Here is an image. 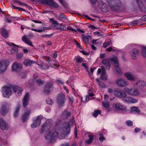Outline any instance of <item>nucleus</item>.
I'll list each match as a JSON object with an SVG mask.
<instances>
[{
    "label": "nucleus",
    "mask_w": 146,
    "mask_h": 146,
    "mask_svg": "<svg viewBox=\"0 0 146 146\" xmlns=\"http://www.w3.org/2000/svg\"><path fill=\"white\" fill-rule=\"evenodd\" d=\"M69 100L70 102H72L74 101V99L73 97L71 96L69 97Z\"/></svg>",
    "instance_id": "60"
},
{
    "label": "nucleus",
    "mask_w": 146,
    "mask_h": 146,
    "mask_svg": "<svg viewBox=\"0 0 146 146\" xmlns=\"http://www.w3.org/2000/svg\"><path fill=\"white\" fill-rule=\"evenodd\" d=\"M2 92L3 96L7 98H9L12 94L11 88L10 87L3 86L2 88Z\"/></svg>",
    "instance_id": "7"
},
{
    "label": "nucleus",
    "mask_w": 146,
    "mask_h": 146,
    "mask_svg": "<svg viewBox=\"0 0 146 146\" xmlns=\"http://www.w3.org/2000/svg\"><path fill=\"white\" fill-rule=\"evenodd\" d=\"M22 40L25 43L33 47L32 42L27 37L26 35L23 36L22 38Z\"/></svg>",
    "instance_id": "19"
},
{
    "label": "nucleus",
    "mask_w": 146,
    "mask_h": 146,
    "mask_svg": "<svg viewBox=\"0 0 146 146\" xmlns=\"http://www.w3.org/2000/svg\"><path fill=\"white\" fill-rule=\"evenodd\" d=\"M111 43L110 41H108L107 42H105L103 44V46L104 48H106L107 47L109 46L110 43Z\"/></svg>",
    "instance_id": "44"
},
{
    "label": "nucleus",
    "mask_w": 146,
    "mask_h": 146,
    "mask_svg": "<svg viewBox=\"0 0 146 146\" xmlns=\"http://www.w3.org/2000/svg\"><path fill=\"white\" fill-rule=\"evenodd\" d=\"M53 86L52 81L47 82L43 89V92L46 94H49L53 89Z\"/></svg>",
    "instance_id": "6"
},
{
    "label": "nucleus",
    "mask_w": 146,
    "mask_h": 146,
    "mask_svg": "<svg viewBox=\"0 0 146 146\" xmlns=\"http://www.w3.org/2000/svg\"><path fill=\"white\" fill-rule=\"evenodd\" d=\"M75 42L77 47L79 48L82 49L81 48L80 44L76 40H75Z\"/></svg>",
    "instance_id": "57"
},
{
    "label": "nucleus",
    "mask_w": 146,
    "mask_h": 146,
    "mask_svg": "<svg viewBox=\"0 0 146 146\" xmlns=\"http://www.w3.org/2000/svg\"><path fill=\"white\" fill-rule=\"evenodd\" d=\"M44 81L40 79H38L36 81V82L39 86H42L44 83Z\"/></svg>",
    "instance_id": "34"
},
{
    "label": "nucleus",
    "mask_w": 146,
    "mask_h": 146,
    "mask_svg": "<svg viewBox=\"0 0 146 146\" xmlns=\"http://www.w3.org/2000/svg\"><path fill=\"white\" fill-rule=\"evenodd\" d=\"M56 81L58 82L60 84H61L62 85H63L64 84V82H62V81L60 80H56Z\"/></svg>",
    "instance_id": "58"
},
{
    "label": "nucleus",
    "mask_w": 146,
    "mask_h": 146,
    "mask_svg": "<svg viewBox=\"0 0 146 146\" xmlns=\"http://www.w3.org/2000/svg\"><path fill=\"white\" fill-rule=\"evenodd\" d=\"M0 33L2 36L3 37L6 38L8 36V33L7 30L3 28L0 29Z\"/></svg>",
    "instance_id": "22"
},
{
    "label": "nucleus",
    "mask_w": 146,
    "mask_h": 146,
    "mask_svg": "<svg viewBox=\"0 0 146 146\" xmlns=\"http://www.w3.org/2000/svg\"><path fill=\"white\" fill-rule=\"evenodd\" d=\"M102 63L105 68H110V64L108 60L104 59L102 60Z\"/></svg>",
    "instance_id": "28"
},
{
    "label": "nucleus",
    "mask_w": 146,
    "mask_h": 146,
    "mask_svg": "<svg viewBox=\"0 0 146 146\" xmlns=\"http://www.w3.org/2000/svg\"><path fill=\"white\" fill-rule=\"evenodd\" d=\"M43 118V116L42 115L37 116L36 120L34 121L33 123L31 124V127L35 128L39 126L41 123V121Z\"/></svg>",
    "instance_id": "10"
},
{
    "label": "nucleus",
    "mask_w": 146,
    "mask_h": 146,
    "mask_svg": "<svg viewBox=\"0 0 146 146\" xmlns=\"http://www.w3.org/2000/svg\"><path fill=\"white\" fill-rule=\"evenodd\" d=\"M9 64V61L8 60L0 61V73H2L5 71Z\"/></svg>",
    "instance_id": "8"
},
{
    "label": "nucleus",
    "mask_w": 146,
    "mask_h": 146,
    "mask_svg": "<svg viewBox=\"0 0 146 146\" xmlns=\"http://www.w3.org/2000/svg\"><path fill=\"white\" fill-rule=\"evenodd\" d=\"M130 96H127V94L126 93V94L124 97L122 98H121L123 101L126 103H129L130 99Z\"/></svg>",
    "instance_id": "32"
},
{
    "label": "nucleus",
    "mask_w": 146,
    "mask_h": 146,
    "mask_svg": "<svg viewBox=\"0 0 146 146\" xmlns=\"http://www.w3.org/2000/svg\"><path fill=\"white\" fill-rule=\"evenodd\" d=\"M51 56L54 58H55L57 57L58 54L56 53H54L52 54Z\"/></svg>",
    "instance_id": "56"
},
{
    "label": "nucleus",
    "mask_w": 146,
    "mask_h": 146,
    "mask_svg": "<svg viewBox=\"0 0 146 146\" xmlns=\"http://www.w3.org/2000/svg\"><path fill=\"white\" fill-rule=\"evenodd\" d=\"M138 21L137 20H136L132 22L130 24V25L132 26H135L138 24Z\"/></svg>",
    "instance_id": "51"
},
{
    "label": "nucleus",
    "mask_w": 146,
    "mask_h": 146,
    "mask_svg": "<svg viewBox=\"0 0 146 146\" xmlns=\"http://www.w3.org/2000/svg\"><path fill=\"white\" fill-rule=\"evenodd\" d=\"M36 63L34 61H32L29 59H26L24 60L23 62L24 64L26 66H31L32 64Z\"/></svg>",
    "instance_id": "24"
},
{
    "label": "nucleus",
    "mask_w": 146,
    "mask_h": 146,
    "mask_svg": "<svg viewBox=\"0 0 146 146\" xmlns=\"http://www.w3.org/2000/svg\"><path fill=\"white\" fill-rule=\"evenodd\" d=\"M101 113V111L100 110H96L94 111L92 113V115L95 117H96L98 115V114H100Z\"/></svg>",
    "instance_id": "33"
},
{
    "label": "nucleus",
    "mask_w": 146,
    "mask_h": 146,
    "mask_svg": "<svg viewBox=\"0 0 146 146\" xmlns=\"http://www.w3.org/2000/svg\"><path fill=\"white\" fill-rule=\"evenodd\" d=\"M114 108L117 111H127V108L125 106L122 105L120 103L114 104H113Z\"/></svg>",
    "instance_id": "12"
},
{
    "label": "nucleus",
    "mask_w": 146,
    "mask_h": 146,
    "mask_svg": "<svg viewBox=\"0 0 146 146\" xmlns=\"http://www.w3.org/2000/svg\"><path fill=\"white\" fill-rule=\"evenodd\" d=\"M110 7L113 11H120L124 8L121 0H106Z\"/></svg>",
    "instance_id": "2"
},
{
    "label": "nucleus",
    "mask_w": 146,
    "mask_h": 146,
    "mask_svg": "<svg viewBox=\"0 0 146 146\" xmlns=\"http://www.w3.org/2000/svg\"><path fill=\"white\" fill-rule=\"evenodd\" d=\"M18 49L15 47L12 48L11 50V52L12 54H15L18 52Z\"/></svg>",
    "instance_id": "35"
},
{
    "label": "nucleus",
    "mask_w": 146,
    "mask_h": 146,
    "mask_svg": "<svg viewBox=\"0 0 146 146\" xmlns=\"http://www.w3.org/2000/svg\"><path fill=\"white\" fill-rule=\"evenodd\" d=\"M100 79L103 80H107V76L106 74V71L104 69H103L101 74Z\"/></svg>",
    "instance_id": "26"
},
{
    "label": "nucleus",
    "mask_w": 146,
    "mask_h": 146,
    "mask_svg": "<svg viewBox=\"0 0 146 146\" xmlns=\"http://www.w3.org/2000/svg\"><path fill=\"white\" fill-rule=\"evenodd\" d=\"M46 102L47 104L49 105L52 104L53 103V101L51 99H50L49 100H46Z\"/></svg>",
    "instance_id": "55"
},
{
    "label": "nucleus",
    "mask_w": 146,
    "mask_h": 146,
    "mask_svg": "<svg viewBox=\"0 0 146 146\" xmlns=\"http://www.w3.org/2000/svg\"><path fill=\"white\" fill-rule=\"evenodd\" d=\"M80 52L82 53L84 55H88L89 54V53L85 51L84 50H80Z\"/></svg>",
    "instance_id": "54"
},
{
    "label": "nucleus",
    "mask_w": 146,
    "mask_h": 146,
    "mask_svg": "<svg viewBox=\"0 0 146 146\" xmlns=\"http://www.w3.org/2000/svg\"><path fill=\"white\" fill-rule=\"evenodd\" d=\"M12 68L13 70L16 72H18L20 71L22 69V66L21 64L16 62L13 63Z\"/></svg>",
    "instance_id": "14"
},
{
    "label": "nucleus",
    "mask_w": 146,
    "mask_h": 146,
    "mask_svg": "<svg viewBox=\"0 0 146 146\" xmlns=\"http://www.w3.org/2000/svg\"><path fill=\"white\" fill-rule=\"evenodd\" d=\"M8 44L9 46H15L17 47L20 48L21 47V46H19V45H17L15 44H14V43H11V42L9 43Z\"/></svg>",
    "instance_id": "50"
},
{
    "label": "nucleus",
    "mask_w": 146,
    "mask_h": 146,
    "mask_svg": "<svg viewBox=\"0 0 146 146\" xmlns=\"http://www.w3.org/2000/svg\"><path fill=\"white\" fill-rule=\"evenodd\" d=\"M99 85L101 88H105L106 87V85L103 82L100 83Z\"/></svg>",
    "instance_id": "48"
},
{
    "label": "nucleus",
    "mask_w": 146,
    "mask_h": 146,
    "mask_svg": "<svg viewBox=\"0 0 146 146\" xmlns=\"http://www.w3.org/2000/svg\"><path fill=\"white\" fill-rule=\"evenodd\" d=\"M89 139L85 141L86 143L88 144H90L92 143L94 140V135H88Z\"/></svg>",
    "instance_id": "29"
},
{
    "label": "nucleus",
    "mask_w": 146,
    "mask_h": 146,
    "mask_svg": "<svg viewBox=\"0 0 146 146\" xmlns=\"http://www.w3.org/2000/svg\"><path fill=\"white\" fill-rule=\"evenodd\" d=\"M53 35V33H51L49 35L44 34L42 35V36L45 38H49L50 37L52 36Z\"/></svg>",
    "instance_id": "45"
},
{
    "label": "nucleus",
    "mask_w": 146,
    "mask_h": 146,
    "mask_svg": "<svg viewBox=\"0 0 146 146\" xmlns=\"http://www.w3.org/2000/svg\"><path fill=\"white\" fill-rule=\"evenodd\" d=\"M29 93L27 92L24 97L23 99V105L24 107H25L29 103Z\"/></svg>",
    "instance_id": "21"
},
{
    "label": "nucleus",
    "mask_w": 146,
    "mask_h": 146,
    "mask_svg": "<svg viewBox=\"0 0 146 146\" xmlns=\"http://www.w3.org/2000/svg\"><path fill=\"white\" fill-rule=\"evenodd\" d=\"M131 111L135 113H139L140 112V110L137 107H134L131 108Z\"/></svg>",
    "instance_id": "38"
},
{
    "label": "nucleus",
    "mask_w": 146,
    "mask_h": 146,
    "mask_svg": "<svg viewBox=\"0 0 146 146\" xmlns=\"http://www.w3.org/2000/svg\"><path fill=\"white\" fill-rule=\"evenodd\" d=\"M49 65L47 64H44L43 65L40 66V68L44 69L46 70L49 68Z\"/></svg>",
    "instance_id": "42"
},
{
    "label": "nucleus",
    "mask_w": 146,
    "mask_h": 146,
    "mask_svg": "<svg viewBox=\"0 0 146 146\" xmlns=\"http://www.w3.org/2000/svg\"><path fill=\"white\" fill-rule=\"evenodd\" d=\"M146 85V82L143 80H139L138 81L135 85V87H138L140 89L143 88Z\"/></svg>",
    "instance_id": "20"
},
{
    "label": "nucleus",
    "mask_w": 146,
    "mask_h": 146,
    "mask_svg": "<svg viewBox=\"0 0 146 146\" xmlns=\"http://www.w3.org/2000/svg\"><path fill=\"white\" fill-rule=\"evenodd\" d=\"M12 88L14 92H17L19 96L22 95V92L23 91L22 88L17 86H14L12 87Z\"/></svg>",
    "instance_id": "17"
},
{
    "label": "nucleus",
    "mask_w": 146,
    "mask_h": 146,
    "mask_svg": "<svg viewBox=\"0 0 146 146\" xmlns=\"http://www.w3.org/2000/svg\"><path fill=\"white\" fill-rule=\"evenodd\" d=\"M108 52H110L112 50V48L111 46L109 47L108 48L106 49Z\"/></svg>",
    "instance_id": "63"
},
{
    "label": "nucleus",
    "mask_w": 146,
    "mask_h": 146,
    "mask_svg": "<svg viewBox=\"0 0 146 146\" xmlns=\"http://www.w3.org/2000/svg\"><path fill=\"white\" fill-rule=\"evenodd\" d=\"M59 17L61 19H65L66 18V17L64 15L63 13H60L59 15Z\"/></svg>",
    "instance_id": "49"
},
{
    "label": "nucleus",
    "mask_w": 146,
    "mask_h": 146,
    "mask_svg": "<svg viewBox=\"0 0 146 146\" xmlns=\"http://www.w3.org/2000/svg\"><path fill=\"white\" fill-rule=\"evenodd\" d=\"M137 100L130 96L129 103H135L137 102Z\"/></svg>",
    "instance_id": "40"
},
{
    "label": "nucleus",
    "mask_w": 146,
    "mask_h": 146,
    "mask_svg": "<svg viewBox=\"0 0 146 146\" xmlns=\"http://www.w3.org/2000/svg\"><path fill=\"white\" fill-rule=\"evenodd\" d=\"M19 5L20 6H24L27 7H28V5L27 4L23 3V2L20 1L19 4Z\"/></svg>",
    "instance_id": "53"
},
{
    "label": "nucleus",
    "mask_w": 146,
    "mask_h": 146,
    "mask_svg": "<svg viewBox=\"0 0 146 146\" xmlns=\"http://www.w3.org/2000/svg\"><path fill=\"white\" fill-rule=\"evenodd\" d=\"M125 75L129 80L133 81L135 80L134 77L131 73H126L125 74Z\"/></svg>",
    "instance_id": "27"
},
{
    "label": "nucleus",
    "mask_w": 146,
    "mask_h": 146,
    "mask_svg": "<svg viewBox=\"0 0 146 146\" xmlns=\"http://www.w3.org/2000/svg\"><path fill=\"white\" fill-rule=\"evenodd\" d=\"M61 121L60 119H58L57 121L55 122V125L56 126H59L60 124V123Z\"/></svg>",
    "instance_id": "59"
},
{
    "label": "nucleus",
    "mask_w": 146,
    "mask_h": 146,
    "mask_svg": "<svg viewBox=\"0 0 146 146\" xmlns=\"http://www.w3.org/2000/svg\"><path fill=\"white\" fill-rule=\"evenodd\" d=\"M141 130V129L138 127H136L135 129V132L137 133L139 131Z\"/></svg>",
    "instance_id": "62"
},
{
    "label": "nucleus",
    "mask_w": 146,
    "mask_h": 146,
    "mask_svg": "<svg viewBox=\"0 0 146 146\" xmlns=\"http://www.w3.org/2000/svg\"><path fill=\"white\" fill-rule=\"evenodd\" d=\"M30 114V112L29 111L25 112L23 115L22 118L23 121L25 122L28 119V117Z\"/></svg>",
    "instance_id": "25"
},
{
    "label": "nucleus",
    "mask_w": 146,
    "mask_h": 146,
    "mask_svg": "<svg viewBox=\"0 0 146 146\" xmlns=\"http://www.w3.org/2000/svg\"><path fill=\"white\" fill-rule=\"evenodd\" d=\"M52 24L54 25V27L58 30L62 31L66 30V27L62 24H60L57 21H54Z\"/></svg>",
    "instance_id": "13"
},
{
    "label": "nucleus",
    "mask_w": 146,
    "mask_h": 146,
    "mask_svg": "<svg viewBox=\"0 0 146 146\" xmlns=\"http://www.w3.org/2000/svg\"><path fill=\"white\" fill-rule=\"evenodd\" d=\"M83 60V58L81 57H79L76 59V61L78 63H81L82 62Z\"/></svg>",
    "instance_id": "47"
},
{
    "label": "nucleus",
    "mask_w": 146,
    "mask_h": 146,
    "mask_svg": "<svg viewBox=\"0 0 146 146\" xmlns=\"http://www.w3.org/2000/svg\"><path fill=\"white\" fill-rule=\"evenodd\" d=\"M103 105L107 110L109 111L110 103L108 102H104L103 104Z\"/></svg>",
    "instance_id": "36"
},
{
    "label": "nucleus",
    "mask_w": 146,
    "mask_h": 146,
    "mask_svg": "<svg viewBox=\"0 0 146 146\" xmlns=\"http://www.w3.org/2000/svg\"><path fill=\"white\" fill-rule=\"evenodd\" d=\"M125 123L126 125L128 126H131L133 125V122L130 120H127Z\"/></svg>",
    "instance_id": "43"
},
{
    "label": "nucleus",
    "mask_w": 146,
    "mask_h": 146,
    "mask_svg": "<svg viewBox=\"0 0 146 146\" xmlns=\"http://www.w3.org/2000/svg\"><path fill=\"white\" fill-rule=\"evenodd\" d=\"M130 53L131 58L134 59H136L137 56L139 53V51L136 48H133L131 51Z\"/></svg>",
    "instance_id": "15"
},
{
    "label": "nucleus",
    "mask_w": 146,
    "mask_h": 146,
    "mask_svg": "<svg viewBox=\"0 0 146 146\" xmlns=\"http://www.w3.org/2000/svg\"><path fill=\"white\" fill-rule=\"evenodd\" d=\"M141 53L143 56L146 58V47H144L143 48Z\"/></svg>",
    "instance_id": "41"
},
{
    "label": "nucleus",
    "mask_w": 146,
    "mask_h": 146,
    "mask_svg": "<svg viewBox=\"0 0 146 146\" xmlns=\"http://www.w3.org/2000/svg\"><path fill=\"white\" fill-rule=\"evenodd\" d=\"M41 3L46 4L55 8H58L59 6L57 3L53 0H38ZM34 1L35 0H31Z\"/></svg>",
    "instance_id": "4"
},
{
    "label": "nucleus",
    "mask_w": 146,
    "mask_h": 146,
    "mask_svg": "<svg viewBox=\"0 0 146 146\" xmlns=\"http://www.w3.org/2000/svg\"><path fill=\"white\" fill-rule=\"evenodd\" d=\"M105 53H101L100 54V58L102 59L104 58L105 56Z\"/></svg>",
    "instance_id": "61"
},
{
    "label": "nucleus",
    "mask_w": 146,
    "mask_h": 146,
    "mask_svg": "<svg viewBox=\"0 0 146 146\" xmlns=\"http://www.w3.org/2000/svg\"><path fill=\"white\" fill-rule=\"evenodd\" d=\"M0 127L3 130H7L8 129L7 124L2 119H0Z\"/></svg>",
    "instance_id": "18"
},
{
    "label": "nucleus",
    "mask_w": 146,
    "mask_h": 146,
    "mask_svg": "<svg viewBox=\"0 0 146 146\" xmlns=\"http://www.w3.org/2000/svg\"><path fill=\"white\" fill-rule=\"evenodd\" d=\"M8 112V110L7 109L6 106L4 105H3L2 106L1 110V113L3 115H5Z\"/></svg>",
    "instance_id": "31"
},
{
    "label": "nucleus",
    "mask_w": 146,
    "mask_h": 146,
    "mask_svg": "<svg viewBox=\"0 0 146 146\" xmlns=\"http://www.w3.org/2000/svg\"><path fill=\"white\" fill-rule=\"evenodd\" d=\"M82 39L83 40L86 44H88L89 40L88 37L86 36L83 35L82 36Z\"/></svg>",
    "instance_id": "37"
},
{
    "label": "nucleus",
    "mask_w": 146,
    "mask_h": 146,
    "mask_svg": "<svg viewBox=\"0 0 146 146\" xmlns=\"http://www.w3.org/2000/svg\"><path fill=\"white\" fill-rule=\"evenodd\" d=\"M113 94L115 96L120 98L124 97L126 94L125 92L119 88L114 90L113 91Z\"/></svg>",
    "instance_id": "11"
},
{
    "label": "nucleus",
    "mask_w": 146,
    "mask_h": 146,
    "mask_svg": "<svg viewBox=\"0 0 146 146\" xmlns=\"http://www.w3.org/2000/svg\"><path fill=\"white\" fill-rule=\"evenodd\" d=\"M16 56L17 58H20L23 57V54L21 52L17 53Z\"/></svg>",
    "instance_id": "46"
},
{
    "label": "nucleus",
    "mask_w": 146,
    "mask_h": 146,
    "mask_svg": "<svg viewBox=\"0 0 146 146\" xmlns=\"http://www.w3.org/2000/svg\"><path fill=\"white\" fill-rule=\"evenodd\" d=\"M73 122L72 119H70L68 122L65 121L64 123L66 124V125H63L61 127L56 128L55 129L51 127L52 124V120L50 119H48L42 125L40 132L42 134L46 131H48L45 134V138L50 142L53 143L56 141V137H58L61 139V137L62 139L63 137L64 138L66 136L67 137V135L70 133L71 126L70 123H73Z\"/></svg>",
    "instance_id": "1"
},
{
    "label": "nucleus",
    "mask_w": 146,
    "mask_h": 146,
    "mask_svg": "<svg viewBox=\"0 0 146 146\" xmlns=\"http://www.w3.org/2000/svg\"><path fill=\"white\" fill-rule=\"evenodd\" d=\"M66 96L62 92L58 94L57 96L56 102L58 106L60 107L64 106L66 102Z\"/></svg>",
    "instance_id": "3"
},
{
    "label": "nucleus",
    "mask_w": 146,
    "mask_h": 146,
    "mask_svg": "<svg viewBox=\"0 0 146 146\" xmlns=\"http://www.w3.org/2000/svg\"><path fill=\"white\" fill-rule=\"evenodd\" d=\"M20 110V106L19 105L16 108V110L14 112V116L15 117H16L18 116V113L19 111Z\"/></svg>",
    "instance_id": "39"
},
{
    "label": "nucleus",
    "mask_w": 146,
    "mask_h": 146,
    "mask_svg": "<svg viewBox=\"0 0 146 146\" xmlns=\"http://www.w3.org/2000/svg\"><path fill=\"white\" fill-rule=\"evenodd\" d=\"M31 30L33 31H34L35 32H38V33H41L43 31V30L42 29H39L38 30L36 29L32 28L31 29Z\"/></svg>",
    "instance_id": "52"
},
{
    "label": "nucleus",
    "mask_w": 146,
    "mask_h": 146,
    "mask_svg": "<svg viewBox=\"0 0 146 146\" xmlns=\"http://www.w3.org/2000/svg\"><path fill=\"white\" fill-rule=\"evenodd\" d=\"M116 84L120 87H124L127 85V82L123 79L119 78L116 81Z\"/></svg>",
    "instance_id": "16"
},
{
    "label": "nucleus",
    "mask_w": 146,
    "mask_h": 146,
    "mask_svg": "<svg viewBox=\"0 0 146 146\" xmlns=\"http://www.w3.org/2000/svg\"><path fill=\"white\" fill-rule=\"evenodd\" d=\"M71 114L70 111H69L67 110H65L62 114V116L63 117L67 118L70 116Z\"/></svg>",
    "instance_id": "30"
},
{
    "label": "nucleus",
    "mask_w": 146,
    "mask_h": 146,
    "mask_svg": "<svg viewBox=\"0 0 146 146\" xmlns=\"http://www.w3.org/2000/svg\"><path fill=\"white\" fill-rule=\"evenodd\" d=\"M99 139L100 141H103L105 139V138L103 136L99 138Z\"/></svg>",
    "instance_id": "64"
},
{
    "label": "nucleus",
    "mask_w": 146,
    "mask_h": 146,
    "mask_svg": "<svg viewBox=\"0 0 146 146\" xmlns=\"http://www.w3.org/2000/svg\"><path fill=\"white\" fill-rule=\"evenodd\" d=\"M100 8L102 11L106 12L108 11V6L106 4L103 2H102L100 4Z\"/></svg>",
    "instance_id": "23"
},
{
    "label": "nucleus",
    "mask_w": 146,
    "mask_h": 146,
    "mask_svg": "<svg viewBox=\"0 0 146 146\" xmlns=\"http://www.w3.org/2000/svg\"><path fill=\"white\" fill-rule=\"evenodd\" d=\"M110 60L112 61L113 65L115 67V70L119 74L121 73V71L118 68L119 65L117 57L115 56H113L111 58Z\"/></svg>",
    "instance_id": "9"
},
{
    "label": "nucleus",
    "mask_w": 146,
    "mask_h": 146,
    "mask_svg": "<svg viewBox=\"0 0 146 146\" xmlns=\"http://www.w3.org/2000/svg\"><path fill=\"white\" fill-rule=\"evenodd\" d=\"M125 92L127 94L133 96H136L139 95V90L135 88H125L124 89Z\"/></svg>",
    "instance_id": "5"
}]
</instances>
